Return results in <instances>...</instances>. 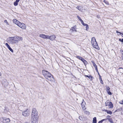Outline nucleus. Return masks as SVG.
I'll return each mask as SVG.
<instances>
[{"mask_svg": "<svg viewBox=\"0 0 123 123\" xmlns=\"http://www.w3.org/2000/svg\"><path fill=\"white\" fill-rule=\"evenodd\" d=\"M107 119H105L102 120H101L99 121L98 123H102L103 121H104L105 120H106Z\"/></svg>", "mask_w": 123, "mask_h": 123, "instance_id": "bb28decb", "label": "nucleus"}, {"mask_svg": "<svg viewBox=\"0 0 123 123\" xmlns=\"http://www.w3.org/2000/svg\"><path fill=\"white\" fill-rule=\"evenodd\" d=\"M24 123H27V122H25Z\"/></svg>", "mask_w": 123, "mask_h": 123, "instance_id": "09e8293b", "label": "nucleus"}, {"mask_svg": "<svg viewBox=\"0 0 123 123\" xmlns=\"http://www.w3.org/2000/svg\"><path fill=\"white\" fill-rule=\"evenodd\" d=\"M71 30H72L73 31H76V26H75L74 27H72L71 28Z\"/></svg>", "mask_w": 123, "mask_h": 123, "instance_id": "aec40b11", "label": "nucleus"}, {"mask_svg": "<svg viewBox=\"0 0 123 123\" xmlns=\"http://www.w3.org/2000/svg\"><path fill=\"white\" fill-rule=\"evenodd\" d=\"M76 57L77 58L79 59H80L81 60L82 59V57H80L79 56H77Z\"/></svg>", "mask_w": 123, "mask_h": 123, "instance_id": "c85d7f7f", "label": "nucleus"}, {"mask_svg": "<svg viewBox=\"0 0 123 123\" xmlns=\"http://www.w3.org/2000/svg\"><path fill=\"white\" fill-rule=\"evenodd\" d=\"M15 40H16V42L17 43L18 41L22 40H23V38L22 37H14Z\"/></svg>", "mask_w": 123, "mask_h": 123, "instance_id": "1a4fd4ad", "label": "nucleus"}, {"mask_svg": "<svg viewBox=\"0 0 123 123\" xmlns=\"http://www.w3.org/2000/svg\"><path fill=\"white\" fill-rule=\"evenodd\" d=\"M39 37L44 39H48V35H46L44 34H40Z\"/></svg>", "mask_w": 123, "mask_h": 123, "instance_id": "9d476101", "label": "nucleus"}, {"mask_svg": "<svg viewBox=\"0 0 123 123\" xmlns=\"http://www.w3.org/2000/svg\"><path fill=\"white\" fill-rule=\"evenodd\" d=\"M6 41L8 43L12 44L17 43L14 37H9L7 38Z\"/></svg>", "mask_w": 123, "mask_h": 123, "instance_id": "7ed1b4c3", "label": "nucleus"}, {"mask_svg": "<svg viewBox=\"0 0 123 123\" xmlns=\"http://www.w3.org/2000/svg\"><path fill=\"white\" fill-rule=\"evenodd\" d=\"M81 118H82L81 117H79V119H80V120H82V119H81Z\"/></svg>", "mask_w": 123, "mask_h": 123, "instance_id": "a19ab883", "label": "nucleus"}, {"mask_svg": "<svg viewBox=\"0 0 123 123\" xmlns=\"http://www.w3.org/2000/svg\"><path fill=\"white\" fill-rule=\"evenodd\" d=\"M103 2H104L107 5L109 4V2L105 0H103Z\"/></svg>", "mask_w": 123, "mask_h": 123, "instance_id": "cd10ccee", "label": "nucleus"}, {"mask_svg": "<svg viewBox=\"0 0 123 123\" xmlns=\"http://www.w3.org/2000/svg\"><path fill=\"white\" fill-rule=\"evenodd\" d=\"M5 120L7 122H9L10 121V120L9 118L6 119Z\"/></svg>", "mask_w": 123, "mask_h": 123, "instance_id": "7c9ffc66", "label": "nucleus"}, {"mask_svg": "<svg viewBox=\"0 0 123 123\" xmlns=\"http://www.w3.org/2000/svg\"><path fill=\"white\" fill-rule=\"evenodd\" d=\"M4 22L5 23H6L7 25H8V23L6 20H5L4 21Z\"/></svg>", "mask_w": 123, "mask_h": 123, "instance_id": "e433bc0d", "label": "nucleus"}, {"mask_svg": "<svg viewBox=\"0 0 123 123\" xmlns=\"http://www.w3.org/2000/svg\"><path fill=\"white\" fill-rule=\"evenodd\" d=\"M110 117V116H107V117Z\"/></svg>", "mask_w": 123, "mask_h": 123, "instance_id": "a18cd8bd", "label": "nucleus"}, {"mask_svg": "<svg viewBox=\"0 0 123 123\" xmlns=\"http://www.w3.org/2000/svg\"><path fill=\"white\" fill-rule=\"evenodd\" d=\"M105 106H109V108H112L113 107V105L111 102H109V101L108 100L105 103Z\"/></svg>", "mask_w": 123, "mask_h": 123, "instance_id": "0eeeda50", "label": "nucleus"}, {"mask_svg": "<svg viewBox=\"0 0 123 123\" xmlns=\"http://www.w3.org/2000/svg\"><path fill=\"white\" fill-rule=\"evenodd\" d=\"M18 4V2L15 1L14 2V4L15 6H17Z\"/></svg>", "mask_w": 123, "mask_h": 123, "instance_id": "2f4dec72", "label": "nucleus"}, {"mask_svg": "<svg viewBox=\"0 0 123 123\" xmlns=\"http://www.w3.org/2000/svg\"><path fill=\"white\" fill-rule=\"evenodd\" d=\"M84 113L86 114L89 115L90 114V113L87 111H84Z\"/></svg>", "mask_w": 123, "mask_h": 123, "instance_id": "b1692460", "label": "nucleus"}, {"mask_svg": "<svg viewBox=\"0 0 123 123\" xmlns=\"http://www.w3.org/2000/svg\"><path fill=\"white\" fill-rule=\"evenodd\" d=\"M119 103L121 104H123V99L122 101H120L119 102Z\"/></svg>", "mask_w": 123, "mask_h": 123, "instance_id": "c9c22d12", "label": "nucleus"}, {"mask_svg": "<svg viewBox=\"0 0 123 123\" xmlns=\"http://www.w3.org/2000/svg\"><path fill=\"white\" fill-rule=\"evenodd\" d=\"M2 84L5 87H6L8 85V83L6 80H5L3 82Z\"/></svg>", "mask_w": 123, "mask_h": 123, "instance_id": "f8f14e48", "label": "nucleus"}, {"mask_svg": "<svg viewBox=\"0 0 123 123\" xmlns=\"http://www.w3.org/2000/svg\"><path fill=\"white\" fill-rule=\"evenodd\" d=\"M77 17L79 19L80 21V22L81 21V20H82L80 18L79 16H77Z\"/></svg>", "mask_w": 123, "mask_h": 123, "instance_id": "72a5a7b5", "label": "nucleus"}, {"mask_svg": "<svg viewBox=\"0 0 123 123\" xmlns=\"http://www.w3.org/2000/svg\"><path fill=\"white\" fill-rule=\"evenodd\" d=\"M5 45L6 46H7L8 49H9V50L11 51L12 52H13V50L10 47L8 44L7 43H6L5 44Z\"/></svg>", "mask_w": 123, "mask_h": 123, "instance_id": "4468645a", "label": "nucleus"}, {"mask_svg": "<svg viewBox=\"0 0 123 123\" xmlns=\"http://www.w3.org/2000/svg\"><path fill=\"white\" fill-rule=\"evenodd\" d=\"M119 41H120L122 42H123V39H119Z\"/></svg>", "mask_w": 123, "mask_h": 123, "instance_id": "58836bf2", "label": "nucleus"}, {"mask_svg": "<svg viewBox=\"0 0 123 123\" xmlns=\"http://www.w3.org/2000/svg\"><path fill=\"white\" fill-rule=\"evenodd\" d=\"M118 70L119 72H120L121 73H123V68H119L118 69Z\"/></svg>", "mask_w": 123, "mask_h": 123, "instance_id": "dca6fc26", "label": "nucleus"}, {"mask_svg": "<svg viewBox=\"0 0 123 123\" xmlns=\"http://www.w3.org/2000/svg\"><path fill=\"white\" fill-rule=\"evenodd\" d=\"M106 91L107 93L109 95H112L111 93L110 92V88L109 86H106Z\"/></svg>", "mask_w": 123, "mask_h": 123, "instance_id": "ddd939ff", "label": "nucleus"}, {"mask_svg": "<svg viewBox=\"0 0 123 123\" xmlns=\"http://www.w3.org/2000/svg\"><path fill=\"white\" fill-rule=\"evenodd\" d=\"M85 25L84 26H86V30L87 31L89 28V27L88 25L87 24H86V25Z\"/></svg>", "mask_w": 123, "mask_h": 123, "instance_id": "a878e982", "label": "nucleus"}, {"mask_svg": "<svg viewBox=\"0 0 123 123\" xmlns=\"http://www.w3.org/2000/svg\"><path fill=\"white\" fill-rule=\"evenodd\" d=\"M22 115L23 116L25 117L28 116L29 115V112L28 110L27 109L26 111H24L23 112Z\"/></svg>", "mask_w": 123, "mask_h": 123, "instance_id": "6e6552de", "label": "nucleus"}, {"mask_svg": "<svg viewBox=\"0 0 123 123\" xmlns=\"http://www.w3.org/2000/svg\"><path fill=\"white\" fill-rule=\"evenodd\" d=\"M13 22L16 24L17 25L19 24L20 22L16 19H14L13 20Z\"/></svg>", "mask_w": 123, "mask_h": 123, "instance_id": "2eb2a0df", "label": "nucleus"}, {"mask_svg": "<svg viewBox=\"0 0 123 123\" xmlns=\"http://www.w3.org/2000/svg\"><path fill=\"white\" fill-rule=\"evenodd\" d=\"M85 76L87 77L89 79H90L91 80H92V77L90 75H89V76L87 75H85Z\"/></svg>", "mask_w": 123, "mask_h": 123, "instance_id": "412c9836", "label": "nucleus"}, {"mask_svg": "<svg viewBox=\"0 0 123 123\" xmlns=\"http://www.w3.org/2000/svg\"><path fill=\"white\" fill-rule=\"evenodd\" d=\"M93 64V65L95 67V69H97V66L96 64L94 63V62H92Z\"/></svg>", "mask_w": 123, "mask_h": 123, "instance_id": "5701e85b", "label": "nucleus"}, {"mask_svg": "<svg viewBox=\"0 0 123 123\" xmlns=\"http://www.w3.org/2000/svg\"><path fill=\"white\" fill-rule=\"evenodd\" d=\"M19 0H16V1L18 2L19 1Z\"/></svg>", "mask_w": 123, "mask_h": 123, "instance_id": "37998d69", "label": "nucleus"}, {"mask_svg": "<svg viewBox=\"0 0 123 123\" xmlns=\"http://www.w3.org/2000/svg\"><path fill=\"white\" fill-rule=\"evenodd\" d=\"M116 32L117 33H119V34H118V35H120L121 34L122 36L123 37V33H121L120 32H118V31H116Z\"/></svg>", "mask_w": 123, "mask_h": 123, "instance_id": "393cba45", "label": "nucleus"}, {"mask_svg": "<svg viewBox=\"0 0 123 123\" xmlns=\"http://www.w3.org/2000/svg\"><path fill=\"white\" fill-rule=\"evenodd\" d=\"M43 73L45 77L48 80L52 81L54 80L53 76L48 71L44 70L43 71Z\"/></svg>", "mask_w": 123, "mask_h": 123, "instance_id": "f257e3e1", "label": "nucleus"}, {"mask_svg": "<svg viewBox=\"0 0 123 123\" xmlns=\"http://www.w3.org/2000/svg\"><path fill=\"white\" fill-rule=\"evenodd\" d=\"M93 123H97V120L96 117H95L93 118Z\"/></svg>", "mask_w": 123, "mask_h": 123, "instance_id": "6ab92c4d", "label": "nucleus"}, {"mask_svg": "<svg viewBox=\"0 0 123 123\" xmlns=\"http://www.w3.org/2000/svg\"><path fill=\"white\" fill-rule=\"evenodd\" d=\"M38 117H31V123H37Z\"/></svg>", "mask_w": 123, "mask_h": 123, "instance_id": "39448f33", "label": "nucleus"}, {"mask_svg": "<svg viewBox=\"0 0 123 123\" xmlns=\"http://www.w3.org/2000/svg\"><path fill=\"white\" fill-rule=\"evenodd\" d=\"M81 24H82V25H83L84 26H85V25H86V24H85L83 22V21L82 20H81Z\"/></svg>", "mask_w": 123, "mask_h": 123, "instance_id": "473e14b6", "label": "nucleus"}, {"mask_svg": "<svg viewBox=\"0 0 123 123\" xmlns=\"http://www.w3.org/2000/svg\"><path fill=\"white\" fill-rule=\"evenodd\" d=\"M99 78H100V77H101L100 75H99Z\"/></svg>", "mask_w": 123, "mask_h": 123, "instance_id": "de8ad7c7", "label": "nucleus"}, {"mask_svg": "<svg viewBox=\"0 0 123 123\" xmlns=\"http://www.w3.org/2000/svg\"><path fill=\"white\" fill-rule=\"evenodd\" d=\"M91 43L93 48L97 49H99V47L95 37H93L92 38Z\"/></svg>", "mask_w": 123, "mask_h": 123, "instance_id": "f03ea898", "label": "nucleus"}, {"mask_svg": "<svg viewBox=\"0 0 123 123\" xmlns=\"http://www.w3.org/2000/svg\"><path fill=\"white\" fill-rule=\"evenodd\" d=\"M81 7L80 6H79L77 7V8H78L79 10H81L80 8Z\"/></svg>", "mask_w": 123, "mask_h": 123, "instance_id": "f704fd0d", "label": "nucleus"}, {"mask_svg": "<svg viewBox=\"0 0 123 123\" xmlns=\"http://www.w3.org/2000/svg\"><path fill=\"white\" fill-rule=\"evenodd\" d=\"M104 111L106 112L108 114H109L110 115L111 114H112V112L111 111H108L105 110Z\"/></svg>", "mask_w": 123, "mask_h": 123, "instance_id": "a211bd4d", "label": "nucleus"}, {"mask_svg": "<svg viewBox=\"0 0 123 123\" xmlns=\"http://www.w3.org/2000/svg\"><path fill=\"white\" fill-rule=\"evenodd\" d=\"M109 121L111 123H113V121L109 119Z\"/></svg>", "mask_w": 123, "mask_h": 123, "instance_id": "4c0bfd02", "label": "nucleus"}, {"mask_svg": "<svg viewBox=\"0 0 123 123\" xmlns=\"http://www.w3.org/2000/svg\"><path fill=\"white\" fill-rule=\"evenodd\" d=\"M98 73V75H100V74H99V72Z\"/></svg>", "mask_w": 123, "mask_h": 123, "instance_id": "49530a36", "label": "nucleus"}, {"mask_svg": "<svg viewBox=\"0 0 123 123\" xmlns=\"http://www.w3.org/2000/svg\"><path fill=\"white\" fill-rule=\"evenodd\" d=\"M95 69V70H96L97 72L98 73V69H97H97Z\"/></svg>", "mask_w": 123, "mask_h": 123, "instance_id": "79ce46f5", "label": "nucleus"}, {"mask_svg": "<svg viewBox=\"0 0 123 123\" xmlns=\"http://www.w3.org/2000/svg\"><path fill=\"white\" fill-rule=\"evenodd\" d=\"M83 101L82 102V103H81V105H85L86 103L84 101V100H83Z\"/></svg>", "mask_w": 123, "mask_h": 123, "instance_id": "c756f323", "label": "nucleus"}, {"mask_svg": "<svg viewBox=\"0 0 123 123\" xmlns=\"http://www.w3.org/2000/svg\"><path fill=\"white\" fill-rule=\"evenodd\" d=\"M31 117H38L37 111L35 108L32 109Z\"/></svg>", "mask_w": 123, "mask_h": 123, "instance_id": "20e7f679", "label": "nucleus"}, {"mask_svg": "<svg viewBox=\"0 0 123 123\" xmlns=\"http://www.w3.org/2000/svg\"><path fill=\"white\" fill-rule=\"evenodd\" d=\"M55 38L56 37L55 35H52L50 36H48V39H49L53 41L54 40Z\"/></svg>", "mask_w": 123, "mask_h": 123, "instance_id": "9b49d317", "label": "nucleus"}, {"mask_svg": "<svg viewBox=\"0 0 123 123\" xmlns=\"http://www.w3.org/2000/svg\"><path fill=\"white\" fill-rule=\"evenodd\" d=\"M84 63V64L86 65L87 64V61L85 60L84 59L82 58V60H81Z\"/></svg>", "mask_w": 123, "mask_h": 123, "instance_id": "f3484780", "label": "nucleus"}, {"mask_svg": "<svg viewBox=\"0 0 123 123\" xmlns=\"http://www.w3.org/2000/svg\"><path fill=\"white\" fill-rule=\"evenodd\" d=\"M99 79L100 80H102L101 77H100V78Z\"/></svg>", "mask_w": 123, "mask_h": 123, "instance_id": "c03bdc74", "label": "nucleus"}, {"mask_svg": "<svg viewBox=\"0 0 123 123\" xmlns=\"http://www.w3.org/2000/svg\"><path fill=\"white\" fill-rule=\"evenodd\" d=\"M100 83L102 84H103V81L102 80H100Z\"/></svg>", "mask_w": 123, "mask_h": 123, "instance_id": "ea45409f", "label": "nucleus"}, {"mask_svg": "<svg viewBox=\"0 0 123 123\" xmlns=\"http://www.w3.org/2000/svg\"><path fill=\"white\" fill-rule=\"evenodd\" d=\"M19 27L23 29H25L26 28V26L23 23H22L20 22L18 25Z\"/></svg>", "mask_w": 123, "mask_h": 123, "instance_id": "423d86ee", "label": "nucleus"}, {"mask_svg": "<svg viewBox=\"0 0 123 123\" xmlns=\"http://www.w3.org/2000/svg\"><path fill=\"white\" fill-rule=\"evenodd\" d=\"M85 105H81V106L82 109L84 110H85L86 109V108L85 107Z\"/></svg>", "mask_w": 123, "mask_h": 123, "instance_id": "4be33fe9", "label": "nucleus"}]
</instances>
